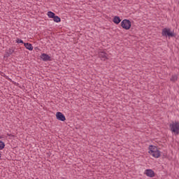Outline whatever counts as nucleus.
Instances as JSON below:
<instances>
[{
  "label": "nucleus",
  "mask_w": 179,
  "mask_h": 179,
  "mask_svg": "<svg viewBox=\"0 0 179 179\" xmlns=\"http://www.w3.org/2000/svg\"><path fill=\"white\" fill-rule=\"evenodd\" d=\"M24 47L29 51H33V45L29 43H24Z\"/></svg>",
  "instance_id": "10"
},
{
  "label": "nucleus",
  "mask_w": 179,
  "mask_h": 179,
  "mask_svg": "<svg viewBox=\"0 0 179 179\" xmlns=\"http://www.w3.org/2000/svg\"><path fill=\"white\" fill-rule=\"evenodd\" d=\"M149 151L148 153L152 156V157H155L156 159H158V157L160 156V151L157 150V147L150 145H149Z\"/></svg>",
  "instance_id": "1"
},
{
  "label": "nucleus",
  "mask_w": 179,
  "mask_h": 179,
  "mask_svg": "<svg viewBox=\"0 0 179 179\" xmlns=\"http://www.w3.org/2000/svg\"><path fill=\"white\" fill-rule=\"evenodd\" d=\"M5 148V143L0 141V150H2Z\"/></svg>",
  "instance_id": "15"
},
{
  "label": "nucleus",
  "mask_w": 179,
  "mask_h": 179,
  "mask_svg": "<svg viewBox=\"0 0 179 179\" xmlns=\"http://www.w3.org/2000/svg\"><path fill=\"white\" fill-rule=\"evenodd\" d=\"M178 80V76L177 75L172 76L170 78L171 82H177Z\"/></svg>",
  "instance_id": "11"
},
{
  "label": "nucleus",
  "mask_w": 179,
  "mask_h": 179,
  "mask_svg": "<svg viewBox=\"0 0 179 179\" xmlns=\"http://www.w3.org/2000/svg\"><path fill=\"white\" fill-rule=\"evenodd\" d=\"M169 128L173 134L179 135V122H174L169 124Z\"/></svg>",
  "instance_id": "2"
},
{
  "label": "nucleus",
  "mask_w": 179,
  "mask_h": 179,
  "mask_svg": "<svg viewBox=\"0 0 179 179\" xmlns=\"http://www.w3.org/2000/svg\"><path fill=\"white\" fill-rule=\"evenodd\" d=\"M53 20L56 23H59V22H61V17H58L57 15H55L54 17H53Z\"/></svg>",
  "instance_id": "13"
},
{
  "label": "nucleus",
  "mask_w": 179,
  "mask_h": 179,
  "mask_svg": "<svg viewBox=\"0 0 179 179\" xmlns=\"http://www.w3.org/2000/svg\"><path fill=\"white\" fill-rule=\"evenodd\" d=\"M36 179H38V178H36Z\"/></svg>",
  "instance_id": "18"
},
{
  "label": "nucleus",
  "mask_w": 179,
  "mask_h": 179,
  "mask_svg": "<svg viewBox=\"0 0 179 179\" xmlns=\"http://www.w3.org/2000/svg\"><path fill=\"white\" fill-rule=\"evenodd\" d=\"M41 58L43 59V61L44 62H47V61H51V57H50V55L45 54V53H43L41 55Z\"/></svg>",
  "instance_id": "8"
},
{
  "label": "nucleus",
  "mask_w": 179,
  "mask_h": 179,
  "mask_svg": "<svg viewBox=\"0 0 179 179\" xmlns=\"http://www.w3.org/2000/svg\"><path fill=\"white\" fill-rule=\"evenodd\" d=\"M9 57H10V55L6 52L4 55V58H9Z\"/></svg>",
  "instance_id": "17"
},
{
  "label": "nucleus",
  "mask_w": 179,
  "mask_h": 179,
  "mask_svg": "<svg viewBox=\"0 0 179 179\" xmlns=\"http://www.w3.org/2000/svg\"><path fill=\"white\" fill-rule=\"evenodd\" d=\"M10 55H12L15 52V48H11L6 51Z\"/></svg>",
  "instance_id": "14"
},
{
  "label": "nucleus",
  "mask_w": 179,
  "mask_h": 179,
  "mask_svg": "<svg viewBox=\"0 0 179 179\" xmlns=\"http://www.w3.org/2000/svg\"><path fill=\"white\" fill-rule=\"evenodd\" d=\"M56 117H57V120H58L59 121H66V118L65 117V115L62 114V113L61 112H57L56 113Z\"/></svg>",
  "instance_id": "6"
},
{
  "label": "nucleus",
  "mask_w": 179,
  "mask_h": 179,
  "mask_svg": "<svg viewBox=\"0 0 179 179\" xmlns=\"http://www.w3.org/2000/svg\"><path fill=\"white\" fill-rule=\"evenodd\" d=\"M16 43H17V44H24V43H23V40H22L20 38H17Z\"/></svg>",
  "instance_id": "16"
},
{
  "label": "nucleus",
  "mask_w": 179,
  "mask_h": 179,
  "mask_svg": "<svg viewBox=\"0 0 179 179\" xmlns=\"http://www.w3.org/2000/svg\"><path fill=\"white\" fill-rule=\"evenodd\" d=\"M131 21L129 20H123L121 22V27L122 29H124V30H129L131 29Z\"/></svg>",
  "instance_id": "4"
},
{
  "label": "nucleus",
  "mask_w": 179,
  "mask_h": 179,
  "mask_svg": "<svg viewBox=\"0 0 179 179\" xmlns=\"http://www.w3.org/2000/svg\"><path fill=\"white\" fill-rule=\"evenodd\" d=\"M145 174L147 176V177H150V178L155 177V171H153L152 169H146Z\"/></svg>",
  "instance_id": "7"
},
{
  "label": "nucleus",
  "mask_w": 179,
  "mask_h": 179,
  "mask_svg": "<svg viewBox=\"0 0 179 179\" xmlns=\"http://www.w3.org/2000/svg\"><path fill=\"white\" fill-rule=\"evenodd\" d=\"M113 22L115 24H120V23H121V18H120V17L118 16H115L113 20Z\"/></svg>",
  "instance_id": "9"
},
{
  "label": "nucleus",
  "mask_w": 179,
  "mask_h": 179,
  "mask_svg": "<svg viewBox=\"0 0 179 179\" xmlns=\"http://www.w3.org/2000/svg\"><path fill=\"white\" fill-rule=\"evenodd\" d=\"M99 57L101 58V61H106V59H108V55L104 51H100L99 52Z\"/></svg>",
  "instance_id": "5"
},
{
  "label": "nucleus",
  "mask_w": 179,
  "mask_h": 179,
  "mask_svg": "<svg viewBox=\"0 0 179 179\" xmlns=\"http://www.w3.org/2000/svg\"><path fill=\"white\" fill-rule=\"evenodd\" d=\"M162 34L165 37H176L174 31L171 32V29H170V28H164L162 29Z\"/></svg>",
  "instance_id": "3"
},
{
  "label": "nucleus",
  "mask_w": 179,
  "mask_h": 179,
  "mask_svg": "<svg viewBox=\"0 0 179 179\" xmlns=\"http://www.w3.org/2000/svg\"><path fill=\"white\" fill-rule=\"evenodd\" d=\"M48 16L50 19H54V17L55 16V13H52V11H48Z\"/></svg>",
  "instance_id": "12"
}]
</instances>
